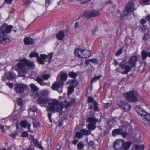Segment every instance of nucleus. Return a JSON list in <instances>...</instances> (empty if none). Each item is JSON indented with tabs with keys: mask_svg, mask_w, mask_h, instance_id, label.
<instances>
[{
	"mask_svg": "<svg viewBox=\"0 0 150 150\" xmlns=\"http://www.w3.org/2000/svg\"><path fill=\"white\" fill-rule=\"evenodd\" d=\"M64 104L62 102L59 101L55 99H52L48 103V105L47 110L53 112H59L61 111L64 108Z\"/></svg>",
	"mask_w": 150,
	"mask_h": 150,
	"instance_id": "f257e3e1",
	"label": "nucleus"
},
{
	"mask_svg": "<svg viewBox=\"0 0 150 150\" xmlns=\"http://www.w3.org/2000/svg\"><path fill=\"white\" fill-rule=\"evenodd\" d=\"M13 28L12 25H8L6 24H3L0 27V40L5 41L7 43L10 42L9 39L7 38L5 33L8 34Z\"/></svg>",
	"mask_w": 150,
	"mask_h": 150,
	"instance_id": "f03ea898",
	"label": "nucleus"
},
{
	"mask_svg": "<svg viewBox=\"0 0 150 150\" xmlns=\"http://www.w3.org/2000/svg\"><path fill=\"white\" fill-rule=\"evenodd\" d=\"M24 59H21L17 64L18 69H16L21 76L25 77V74L27 73V69L25 68V64Z\"/></svg>",
	"mask_w": 150,
	"mask_h": 150,
	"instance_id": "7ed1b4c3",
	"label": "nucleus"
},
{
	"mask_svg": "<svg viewBox=\"0 0 150 150\" xmlns=\"http://www.w3.org/2000/svg\"><path fill=\"white\" fill-rule=\"evenodd\" d=\"M126 100L131 102H134L138 101V94L134 91H130L125 94Z\"/></svg>",
	"mask_w": 150,
	"mask_h": 150,
	"instance_id": "20e7f679",
	"label": "nucleus"
},
{
	"mask_svg": "<svg viewBox=\"0 0 150 150\" xmlns=\"http://www.w3.org/2000/svg\"><path fill=\"white\" fill-rule=\"evenodd\" d=\"M136 10L135 5L132 2H130L126 6L123 11V17L131 15Z\"/></svg>",
	"mask_w": 150,
	"mask_h": 150,
	"instance_id": "39448f33",
	"label": "nucleus"
},
{
	"mask_svg": "<svg viewBox=\"0 0 150 150\" xmlns=\"http://www.w3.org/2000/svg\"><path fill=\"white\" fill-rule=\"evenodd\" d=\"M119 67L117 69L119 72L122 74H127L130 71L131 69L133 67H131L129 65L125 66V63L124 62L122 61L119 64Z\"/></svg>",
	"mask_w": 150,
	"mask_h": 150,
	"instance_id": "423d86ee",
	"label": "nucleus"
},
{
	"mask_svg": "<svg viewBox=\"0 0 150 150\" xmlns=\"http://www.w3.org/2000/svg\"><path fill=\"white\" fill-rule=\"evenodd\" d=\"M98 121L94 116H90L88 117L87 121L89 123L87 125V127L90 131L94 130L96 128V124Z\"/></svg>",
	"mask_w": 150,
	"mask_h": 150,
	"instance_id": "0eeeda50",
	"label": "nucleus"
},
{
	"mask_svg": "<svg viewBox=\"0 0 150 150\" xmlns=\"http://www.w3.org/2000/svg\"><path fill=\"white\" fill-rule=\"evenodd\" d=\"M53 55V53H52L49 54L48 55L45 54L40 55V57H37V60L39 64L42 65L44 64V61L47 58H49V62H50L51 61Z\"/></svg>",
	"mask_w": 150,
	"mask_h": 150,
	"instance_id": "6e6552de",
	"label": "nucleus"
},
{
	"mask_svg": "<svg viewBox=\"0 0 150 150\" xmlns=\"http://www.w3.org/2000/svg\"><path fill=\"white\" fill-rule=\"evenodd\" d=\"M27 86L23 84L19 83L16 84L14 90L16 93H23L24 91L27 89Z\"/></svg>",
	"mask_w": 150,
	"mask_h": 150,
	"instance_id": "1a4fd4ad",
	"label": "nucleus"
},
{
	"mask_svg": "<svg viewBox=\"0 0 150 150\" xmlns=\"http://www.w3.org/2000/svg\"><path fill=\"white\" fill-rule=\"evenodd\" d=\"M116 103L119 107L126 111H129L131 108V106L126 102L118 100L117 101Z\"/></svg>",
	"mask_w": 150,
	"mask_h": 150,
	"instance_id": "9d476101",
	"label": "nucleus"
},
{
	"mask_svg": "<svg viewBox=\"0 0 150 150\" xmlns=\"http://www.w3.org/2000/svg\"><path fill=\"white\" fill-rule=\"evenodd\" d=\"M116 103L119 107L126 111H129L131 108V106L126 102L118 100L117 101Z\"/></svg>",
	"mask_w": 150,
	"mask_h": 150,
	"instance_id": "9b49d317",
	"label": "nucleus"
},
{
	"mask_svg": "<svg viewBox=\"0 0 150 150\" xmlns=\"http://www.w3.org/2000/svg\"><path fill=\"white\" fill-rule=\"evenodd\" d=\"M124 141L121 139L116 140L114 142L113 147L116 150H120L123 147Z\"/></svg>",
	"mask_w": 150,
	"mask_h": 150,
	"instance_id": "f8f14e48",
	"label": "nucleus"
},
{
	"mask_svg": "<svg viewBox=\"0 0 150 150\" xmlns=\"http://www.w3.org/2000/svg\"><path fill=\"white\" fill-rule=\"evenodd\" d=\"M142 122L146 127H150V115L146 113L142 119Z\"/></svg>",
	"mask_w": 150,
	"mask_h": 150,
	"instance_id": "ddd939ff",
	"label": "nucleus"
},
{
	"mask_svg": "<svg viewBox=\"0 0 150 150\" xmlns=\"http://www.w3.org/2000/svg\"><path fill=\"white\" fill-rule=\"evenodd\" d=\"M31 88V95L34 98H36L39 96L38 92V88L34 84H31L30 85Z\"/></svg>",
	"mask_w": 150,
	"mask_h": 150,
	"instance_id": "4468645a",
	"label": "nucleus"
},
{
	"mask_svg": "<svg viewBox=\"0 0 150 150\" xmlns=\"http://www.w3.org/2000/svg\"><path fill=\"white\" fill-rule=\"evenodd\" d=\"M137 60V57L136 56H132L128 61V64L131 67H133L135 66Z\"/></svg>",
	"mask_w": 150,
	"mask_h": 150,
	"instance_id": "2eb2a0df",
	"label": "nucleus"
},
{
	"mask_svg": "<svg viewBox=\"0 0 150 150\" xmlns=\"http://www.w3.org/2000/svg\"><path fill=\"white\" fill-rule=\"evenodd\" d=\"M38 103L39 104H46L48 103L49 100L47 98L40 96L37 99Z\"/></svg>",
	"mask_w": 150,
	"mask_h": 150,
	"instance_id": "dca6fc26",
	"label": "nucleus"
},
{
	"mask_svg": "<svg viewBox=\"0 0 150 150\" xmlns=\"http://www.w3.org/2000/svg\"><path fill=\"white\" fill-rule=\"evenodd\" d=\"M63 85V83L61 81H57L54 82L52 85V88L53 90L58 89Z\"/></svg>",
	"mask_w": 150,
	"mask_h": 150,
	"instance_id": "f3484780",
	"label": "nucleus"
},
{
	"mask_svg": "<svg viewBox=\"0 0 150 150\" xmlns=\"http://www.w3.org/2000/svg\"><path fill=\"white\" fill-rule=\"evenodd\" d=\"M24 42L25 45L32 44L34 43V40L29 37H25L24 39Z\"/></svg>",
	"mask_w": 150,
	"mask_h": 150,
	"instance_id": "a211bd4d",
	"label": "nucleus"
},
{
	"mask_svg": "<svg viewBox=\"0 0 150 150\" xmlns=\"http://www.w3.org/2000/svg\"><path fill=\"white\" fill-rule=\"evenodd\" d=\"M20 125L21 127L23 128H26L27 126L29 131L30 132H32V131L30 129V127L31 126L30 124L28 123L27 120L21 121L20 123Z\"/></svg>",
	"mask_w": 150,
	"mask_h": 150,
	"instance_id": "6ab92c4d",
	"label": "nucleus"
},
{
	"mask_svg": "<svg viewBox=\"0 0 150 150\" xmlns=\"http://www.w3.org/2000/svg\"><path fill=\"white\" fill-rule=\"evenodd\" d=\"M140 23L141 24V25L140 26L141 28L142 29V31L143 32H145L146 31L147 29V26L146 25H144L146 22V21L145 19H142L140 21Z\"/></svg>",
	"mask_w": 150,
	"mask_h": 150,
	"instance_id": "aec40b11",
	"label": "nucleus"
},
{
	"mask_svg": "<svg viewBox=\"0 0 150 150\" xmlns=\"http://www.w3.org/2000/svg\"><path fill=\"white\" fill-rule=\"evenodd\" d=\"M82 52L81 56L82 58H87L89 57L91 54L90 51L88 50H82Z\"/></svg>",
	"mask_w": 150,
	"mask_h": 150,
	"instance_id": "412c9836",
	"label": "nucleus"
},
{
	"mask_svg": "<svg viewBox=\"0 0 150 150\" xmlns=\"http://www.w3.org/2000/svg\"><path fill=\"white\" fill-rule=\"evenodd\" d=\"M56 37L58 40H62L64 37V32L62 31H60L56 34Z\"/></svg>",
	"mask_w": 150,
	"mask_h": 150,
	"instance_id": "4be33fe9",
	"label": "nucleus"
},
{
	"mask_svg": "<svg viewBox=\"0 0 150 150\" xmlns=\"http://www.w3.org/2000/svg\"><path fill=\"white\" fill-rule=\"evenodd\" d=\"M142 59V60H145L147 57H150L149 52H148L145 50H142L141 52Z\"/></svg>",
	"mask_w": 150,
	"mask_h": 150,
	"instance_id": "5701e85b",
	"label": "nucleus"
},
{
	"mask_svg": "<svg viewBox=\"0 0 150 150\" xmlns=\"http://www.w3.org/2000/svg\"><path fill=\"white\" fill-rule=\"evenodd\" d=\"M32 141L33 142L34 145L35 146L41 150L43 149V148L41 144L39 143L38 142L37 140L33 138L32 139Z\"/></svg>",
	"mask_w": 150,
	"mask_h": 150,
	"instance_id": "b1692460",
	"label": "nucleus"
},
{
	"mask_svg": "<svg viewBox=\"0 0 150 150\" xmlns=\"http://www.w3.org/2000/svg\"><path fill=\"white\" fill-rule=\"evenodd\" d=\"M76 101V100L74 99H72L70 102H68L67 101H65L64 102V106L65 108H68L72 105Z\"/></svg>",
	"mask_w": 150,
	"mask_h": 150,
	"instance_id": "393cba45",
	"label": "nucleus"
},
{
	"mask_svg": "<svg viewBox=\"0 0 150 150\" xmlns=\"http://www.w3.org/2000/svg\"><path fill=\"white\" fill-rule=\"evenodd\" d=\"M82 50L80 49H76L74 51V54L78 57L81 58L82 54Z\"/></svg>",
	"mask_w": 150,
	"mask_h": 150,
	"instance_id": "a878e982",
	"label": "nucleus"
},
{
	"mask_svg": "<svg viewBox=\"0 0 150 150\" xmlns=\"http://www.w3.org/2000/svg\"><path fill=\"white\" fill-rule=\"evenodd\" d=\"M132 143L131 142L123 143V146L122 148L124 150H127L131 146Z\"/></svg>",
	"mask_w": 150,
	"mask_h": 150,
	"instance_id": "bb28decb",
	"label": "nucleus"
},
{
	"mask_svg": "<svg viewBox=\"0 0 150 150\" xmlns=\"http://www.w3.org/2000/svg\"><path fill=\"white\" fill-rule=\"evenodd\" d=\"M83 16L86 18L89 19L92 17L91 10H89L84 12L83 13Z\"/></svg>",
	"mask_w": 150,
	"mask_h": 150,
	"instance_id": "cd10ccee",
	"label": "nucleus"
},
{
	"mask_svg": "<svg viewBox=\"0 0 150 150\" xmlns=\"http://www.w3.org/2000/svg\"><path fill=\"white\" fill-rule=\"evenodd\" d=\"M25 66L27 65L30 67H33L34 66V62L27 59H24Z\"/></svg>",
	"mask_w": 150,
	"mask_h": 150,
	"instance_id": "c85d7f7f",
	"label": "nucleus"
},
{
	"mask_svg": "<svg viewBox=\"0 0 150 150\" xmlns=\"http://www.w3.org/2000/svg\"><path fill=\"white\" fill-rule=\"evenodd\" d=\"M35 80L41 85L45 86L47 84V83L44 82L43 79L41 77H38Z\"/></svg>",
	"mask_w": 150,
	"mask_h": 150,
	"instance_id": "c756f323",
	"label": "nucleus"
},
{
	"mask_svg": "<svg viewBox=\"0 0 150 150\" xmlns=\"http://www.w3.org/2000/svg\"><path fill=\"white\" fill-rule=\"evenodd\" d=\"M60 76L61 80L60 81L62 82L63 84L64 82H65L67 79V74L65 73H63L61 74Z\"/></svg>",
	"mask_w": 150,
	"mask_h": 150,
	"instance_id": "7c9ffc66",
	"label": "nucleus"
},
{
	"mask_svg": "<svg viewBox=\"0 0 150 150\" xmlns=\"http://www.w3.org/2000/svg\"><path fill=\"white\" fill-rule=\"evenodd\" d=\"M122 129H116L114 130L112 132V135L113 136L120 134Z\"/></svg>",
	"mask_w": 150,
	"mask_h": 150,
	"instance_id": "2f4dec72",
	"label": "nucleus"
},
{
	"mask_svg": "<svg viewBox=\"0 0 150 150\" xmlns=\"http://www.w3.org/2000/svg\"><path fill=\"white\" fill-rule=\"evenodd\" d=\"M136 111L140 115L143 116L146 115V112L142 110L140 108H136Z\"/></svg>",
	"mask_w": 150,
	"mask_h": 150,
	"instance_id": "473e14b6",
	"label": "nucleus"
},
{
	"mask_svg": "<svg viewBox=\"0 0 150 150\" xmlns=\"http://www.w3.org/2000/svg\"><path fill=\"white\" fill-rule=\"evenodd\" d=\"M5 76L7 79L9 80L13 79L14 78V74L11 72L6 73L5 74Z\"/></svg>",
	"mask_w": 150,
	"mask_h": 150,
	"instance_id": "72a5a7b5",
	"label": "nucleus"
},
{
	"mask_svg": "<svg viewBox=\"0 0 150 150\" xmlns=\"http://www.w3.org/2000/svg\"><path fill=\"white\" fill-rule=\"evenodd\" d=\"M90 130H86L84 129H82L81 130V131L83 135L85 136H88L89 135L91 134V132L90 131Z\"/></svg>",
	"mask_w": 150,
	"mask_h": 150,
	"instance_id": "f704fd0d",
	"label": "nucleus"
},
{
	"mask_svg": "<svg viewBox=\"0 0 150 150\" xmlns=\"http://www.w3.org/2000/svg\"><path fill=\"white\" fill-rule=\"evenodd\" d=\"M68 75L69 77L73 78H76L78 74L77 73L74 72H70L69 73Z\"/></svg>",
	"mask_w": 150,
	"mask_h": 150,
	"instance_id": "c9c22d12",
	"label": "nucleus"
},
{
	"mask_svg": "<svg viewBox=\"0 0 150 150\" xmlns=\"http://www.w3.org/2000/svg\"><path fill=\"white\" fill-rule=\"evenodd\" d=\"M49 92L47 90H44L40 91V94L41 96L46 97L49 94Z\"/></svg>",
	"mask_w": 150,
	"mask_h": 150,
	"instance_id": "e433bc0d",
	"label": "nucleus"
},
{
	"mask_svg": "<svg viewBox=\"0 0 150 150\" xmlns=\"http://www.w3.org/2000/svg\"><path fill=\"white\" fill-rule=\"evenodd\" d=\"M101 77H102L101 75H98L97 76H95V77L93 78L91 80V84H92L93 83H94V82H95L97 80L99 79Z\"/></svg>",
	"mask_w": 150,
	"mask_h": 150,
	"instance_id": "4c0bfd02",
	"label": "nucleus"
},
{
	"mask_svg": "<svg viewBox=\"0 0 150 150\" xmlns=\"http://www.w3.org/2000/svg\"><path fill=\"white\" fill-rule=\"evenodd\" d=\"M92 17L96 16L100 14L98 11L96 10H91Z\"/></svg>",
	"mask_w": 150,
	"mask_h": 150,
	"instance_id": "58836bf2",
	"label": "nucleus"
},
{
	"mask_svg": "<svg viewBox=\"0 0 150 150\" xmlns=\"http://www.w3.org/2000/svg\"><path fill=\"white\" fill-rule=\"evenodd\" d=\"M74 87L73 86H69L68 87V94H71L74 91Z\"/></svg>",
	"mask_w": 150,
	"mask_h": 150,
	"instance_id": "ea45409f",
	"label": "nucleus"
},
{
	"mask_svg": "<svg viewBox=\"0 0 150 150\" xmlns=\"http://www.w3.org/2000/svg\"><path fill=\"white\" fill-rule=\"evenodd\" d=\"M75 136L77 138L79 139H81L83 135L81 130L79 132H77L76 133Z\"/></svg>",
	"mask_w": 150,
	"mask_h": 150,
	"instance_id": "a19ab883",
	"label": "nucleus"
},
{
	"mask_svg": "<svg viewBox=\"0 0 150 150\" xmlns=\"http://www.w3.org/2000/svg\"><path fill=\"white\" fill-rule=\"evenodd\" d=\"M136 150H144V146L143 145H137L135 147Z\"/></svg>",
	"mask_w": 150,
	"mask_h": 150,
	"instance_id": "79ce46f5",
	"label": "nucleus"
},
{
	"mask_svg": "<svg viewBox=\"0 0 150 150\" xmlns=\"http://www.w3.org/2000/svg\"><path fill=\"white\" fill-rule=\"evenodd\" d=\"M70 84H72V85L71 86H73L74 87L76 86L78 84V82L76 79H73L72 80Z\"/></svg>",
	"mask_w": 150,
	"mask_h": 150,
	"instance_id": "37998d69",
	"label": "nucleus"
},
{
	"mask_svg": "<svg viewBox=\"0 0 150 150\" xmlns=\"http://www.w3.org/2000/svg\"><path fill=\"white\" fill-rule=\"evenodd\" d=\"M38 56V54L37 52H35L31 53L29 55V57L30 58L33 57H36L37 58L38 57H39Z\"/></svg>",
	"mask_w": 150,
	"mask_h": 150,
	"instance_id": "c03bdc74",
	"label": "nucleus"
},
{
	"mask_svg": "<svg viewBox=\"0 0 150 150\" xmlns=\"http://www.w3.org/2000/svg\"><path fill=\"white\" fill-rule=\"evenodd\" d=\"M42 77L43 79L45 80H47L50 77V76L49 74H42Z\"/></svg>",
	"mask_w": 150,
	"mask_h": 150,
	"instance_id": "a18cd8bd",
	"label": "nucleus"
},
{
	"mask_svg": "<svg viewBox=\"0 0 150 150\" xmlns=\"http://www.w3.org/2000/svg\"><path fill=\"white\" fill-rule=\"evenodd\" d=\"M93 105L94 106V110L95 111H97L98 110V103L96 101H95L93 103Z\"/></svg>",
	"mask_w": 150,
	"mask_h": 150,
	"instance_id": "49530a36",
	"label": "nucleus"
},
{
	"mask_svg": "<svg viewBox=\"0 0 150 150\" xmlns=\"http://www.w3.org/2000/svg\"><path fill=\"white\" fill-rule=\"evenodd\" d=\"M71 1H73L74 0H70ZM80 1L81 4H84L90 1L91 0H77Z\"/></svg>",
	"mask_w": 150,
	"mask_h": 150,
	"instance_id": "de8ad7c7",
	"label": "nucleus"
},
{
	"mask_svg": "<svg viewBox=\"0 0 150 150\" xmlns=\"http://www.w3.org/2000/svg\"><path fill=\"white\" fill-rule=\"evenodd\" d=\"M28 136V132L27 131H25L23 132L21 134V136L23 137H27Z\"/></svg>",
	"mask_w": 150,
	"mask_h": 150,
	"instance_id": "09e8293b",
	"label": "nucleus"
},
{
	"mask_svg": "<svg viewBox=\"0 0 150 150\" xmlns=\"http://www.w3.org/2000/svg\"><path fill=\"white\" fill-rule=\"evenodd\" d=\"M122 48H121L120 50L117 51L115 53V55L116 56L119 55L122 52Z\"/></svg>",
	"mask_w": 150,
	"mask_h": 150,
	"instance_id": "8fccbe9b",
	"label": "nucleus"
},
{
	"mask_svg": "<svg viewBox=\"0 0 150 150\" xmlns=\"http://www.w3.org/2000/svg\"><path fill=\"white\" fill-rule=\"evenodd\" d=\"M84 147L82 143L79 142L77 144L78 149H81Z\"/></svg>",
	"mask_w": 150,
	"mask_h": 150,
	"instance_id": "3c124183",
	"label": "nucleus"
},
{
	"mask_svg": "<svg viewBox=\"0 0 150 150\" xmlns=\"http://www.w3.org/2000/svg\"><path fill=\"white\" fill-rule=\"evenodd\" d=\"M122 135V137L124 138H125L128 135V133L126 131H125L122 132H121L120 134Z\"/></svg>",
	"mask_w": 150,
	"mask_h": 150,
	"instance_id": "603ef678",
	"label": "nucleus"
},
{
	"mask_svg": "<svg viewBox=\"0 0 150 150\" xmlns=\"http://www.w3.org/2000/svg\"><path fill=\"white\" fill-rule=\"evenodd\" d=\"M91 62L95 64H97L98 63V60L97 58H93L90 59Z\"/></svg>",
	"mask_w": 150,
	"mask_h": 150,
	"instance_id": "864d4df0",
	"label": "nucleus"
},
{
	"mask_svg": "<svg viewBox=\"0 0 150 150\" xmlns=\"http://www.w3.org/2000/svg\"><path fill=\"white\" fill-rule=\"evenodd\" d=\"M149 0H143L142 1L140 2L141 4H148V3Z\"/></svg>",
	"mask_w": 150,
	"mask_h": 150,
	"instance_id": "5fc2aeb1",
	"label": "nucleus"
},
{
	"mask_svg": "<svg viewBox=\"0 0 150 150\" xmlns=\"http://www.w3.org/2000/svg\"><path fill=\"white\" fill-rule=\"evenodd\" d=\"M48 112L49 111H48ZM51 116H52V113L51 112H48V117L49 118V120L50 122H52V120L51 119Z\"/></svg>",
	"mask_w": 150,
	"mask_h": 150,
	"instance_id": "6e6d98bb",
	"label": "nucleus"
},
{
	"mask_svg": "<svg viewBox=\"0 0 150 150\" xmlns=\"http://www.w3.org/2000/svg\"><path fill=\"white\" fill-rule=\"evenodd\" d=\"M6 84L9 87V88L11 89L13 88V84L12 83H8L6 82Z\"/></svg>",
	"mask_w": 150,
	"mask_h": 150,
	"instance_id": "4d7b16f0",
	"label": "nucleus"
},
{
	"mask_svg": "<svg viewBox=\"0 0 150 150\" xmlns=\"http://www.w3.org/2000/svg\"><path fill=\"white\" fill-rule=\"evenodd\" d=\"M93 99L91 97H90L88 98V103H93L94 102Z\"/></svg>",
	"mask_w": 150,
	"mask_h": 150,
	"instance_id": "13d9d810",
	"label": "nucleus"
},
{
	"mask_svg": "<svg viewBox=\"0 0 150 150\" xmlns=\"http://www.w3.org/2000/svg\"><path fill=\"white\" fill-rule=\"evenodd\" d=\"M17 134V133L16 132H14L10 134L9 135L10 137L15 138Z\"/></svg>",
	"mask_w": 150,
	"mask_h": 150,
	"instance_id": "bf43d9fd",
	"label": "nucleus"
},
{
	"mask_svg": "<svg viewBox=\"0 0 150 150\" xmlns=\"http://www.w3.org/2000/svg\"><path fill=\"white\" fill-rule=\"evenodd\" d=\"M18 104L19 105L21 106L22 104V102L21 98H19L17 101Z\"/></svg>",
	"mask_w": 150,
	"mask_h": 150,
	"instance_id": "052dcab7",
	"label": "nucleus"
},
{
	"mask_svg": "<svg viewBox=\"0 0 150 150\" xmlns=\"http://www.w3.org/2000/svg\"><path fill=\"white\" fill-rule=\"evenodd\" d=\"M95 145L94 142L92 141H90L88 143V145L90 146H93Z\"/></svg>",
	"mask_w": 150,
	"mask_h": 150,
	"instance_id": "680f3d73",
	"label": "nucleus"
},
{
	"mask_svg": "<svg viewBox=\"0 0 150 150\" xmlns=\"http://www.w3.org/2000/svg\"><path fill=\"white\" fill-rule=\"evenodd\" d=\"M13 0H4L5 2L8 4L12 3Z\"/></svg>",
	"mask_w": 150,
	"mask_h": 150,
	"instance_id": "e2e57ef3",
	"label": "nucleus"
},
{
	"mask_svg": "<svg viewBox=\"0 0 150 150\" xmlns=\"http://www.w3.org/2000/svg\"><path fill=\"white\" fill-rule=\"evenodd\" d=\"M45 5L46 7H48L50 4V0H45Z\"/></svg>",
	"mask_w": 150,
	"mask_h": 150,
	"instance_id": "0e129e2a",
	"label": "nucleus"
},
{
	"mask_svg": "<svg viewBox=\"0 0 150 150\" xmlns=\"http://www.w3.org/2000/svg\"><path fill=\"white\" fill-rule=\"evenodd\" d=\"M146 18L147 21L150 23V14H148L146 17Z\"/></svg>",
	"mask_w": 150,
	"mask_h": 150,
	"instance_id": "69168bd1",
	"label": "nucleus"
},
{
	"mask_svg": "<svg viewBox=\"0 0 150 150\" xmlns=\"http://www.w3.org/2000/svg\"><path fill=\"white\" fill-rule=\"evenodd\" d=\"M30 3V1L29 0H26L24 1V4L25 5H28Z\"/></svg>",
	"mask_w": 150,
	"mask_h": 150,
	"instance_id": "338daca9",
	"label": "nucleus"
},
{
	"mask_svg": "<svg viewBox=\"0 0 150 150\" xmlns=\"http://www.w3.org/2000/svg\"><path fill=\"white\" fill-rule=\"evenodd\" d=\"M91 62L90 59H86L85 61V63L87 65H88L89 64V62Z\"/></svg>",
	"mask_w": 150,
	"mask_h": 150,
	"instance_id": "774afa93",
	"label": "nucleus"
}]
</instances>
